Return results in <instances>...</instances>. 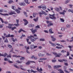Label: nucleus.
I'll return each instance as SVG.
<instances>
[{
	"mask_svg": "<svg viewBox=\"0 0 73 73\" xmlns=\"http://www.w3.org/2000/svg\"><path fill=\"white\" fill-rule=\"evenodd\" d=\"M50 16L49 18H50V19H56V17H54V16H55V14H54L53 15H49Z\"/></svg>",
	"mask_w": 73,
	"mask_h": 73,
	"instance_id": "5",
	"label": "nucleus"
},
{
	"mask_svg": "<svg viewBox=\"0 0 73 73\" xmlns=\"http://www.w3.org/2000/svg\"><path fill=\"white\" fill-rule=\"evenodd\" d=\"M12 40L13 41V42H15V41H17V39H15V40L14 39V38H12Z\"/></svg>",
	"mask_w": 73,
	"mask_h": 73,
	"instance_id": "45",
	"label": "nucleus"
},
{
	"mask_svg": "<svg viewBox=\"0 0 73 73\" xmlns=\"http://www.w3.org/2000/svg\"><path fill=\"white\" fill-rule=\"evenodd\" d=\"M31 62H34V63H35V62L34 61H28L26 63V65H29L31 64Z\"/></svg>",
	"mask_w": 73,
	"mask_h": 73,
	"instance_id": "13",
	"label": "nucleus"
},
{
	"mask_svg": "<svg viewBox=\"0 0 73 73\" xmlns=\"http://www.w3.org/2000/svg\"><path fill=\"white\" fill-rule=\"evenodd\" d=\"M8 3L9 4H11V3H13V1H12V0H10V1H9Z\"/></svg>",
	"mask_w": 73,
	"mask_h": 73,
	"instance_id": "35",
	"label": "nucleus"
},
{
	"mask_svg": "<svg viewBox=\"0 0 73 73\" xmlns=\"http://www.w3.org/2000/svg\"><path fill=\"white\" fill-rule=\"evenodd\" d=\"M61 53H65V52H66V51H65V50H63L61 51Z\"/></svg>",
	"mask_w": 73,
	"mask_h": 73,
	"instance_id": "33",
	"label": "nucleus"
},
{
	"mask_svg": "<svg viewBox=\"0 0 73 73\" xmlns=\"http://www.w3.org/2000/svg\"><path fill=\"white\" fill-rule=\"evenodd\" d=\"M46 22L47 24H49L47 25V27H50V26H52L53 25V24L52 23V22L51 21H47Z\"/></svg>",
	"mask_w": 73,
	"mask_h": 73,
	"instance_id": "3",
	"label": "nucleus"
},
{
	"mask_svg": "<svg viewBox=\"0 0 73 73\" xmlns=\"http://www.w3.org/2000/svg\"><path fill=\"white\" fill-rule=\"evenodd\" d=\"M19 5L21 6L23 5V6H25V3L24 2L20 3H19Z\"/></svg>",
	"mask_w": 73,
	"mask_h": 73,
	"instance_id": "10",
	"label": "nucleus"
},
{
	"mask_svg": "<svg viewBox=\"0 0 73 73\" xmlns=\"http://www.w3.org/2000/svg\"><path fill=\"white\" fill-rule=\"evenodd\" d=\"M42 13L41 12L39 13L40 17H42V15H43V14H44V15L46 16L47 15V14H46L45 12L43 11H42Z\"/></svg>",
	"mask_w": 73,
	"mask_h": 73,
	"instance_id": "6",
	"label": "nucleus"
},
{
	"mask_svg": "<svg viewBox=\"0 0 73 73\" xmlns=\"http://www.w3.org/2000/svg\"><path fill=\"white\" fill-rule=\"evenodd\" d=\"M38 17H37L36 19H34V20L35 21H36L38 20Z\"/></svg>",
	"mask_w": 73,
	"mask_h": 73,
	"instance_id": "40",
	"label": "nucleus"
},
{
	"mask_svg": "<svg viewBox=\"0 0 73 73\" xmlns=\"http://www.w3.org/2000/svg\"><path fill=\"white\" fill-rule=\"evenodd\" d=\"M0 15H3V16H8L9 15L8 14H2V13H0Z\"/></svg>",
	"mask_w": 73,
	"mask_h": 73,
	"instance_id": "24",
	"label": "nucleus"
},
{
	"mask_svg": "<svg viewBox=\"0 0 73 73\" xmlns=\"http://www.w3.org/2000/svg\"><path fill=\"white\" fill-rule=\"evenodd\" d=\"M55 9L57 11H58V12H59L60 11V9H59V8H57V7H56L55 8Z\"/></svg>",
	"mask_w": 73,
	"mask_h": 73,
	"instance_id": "27",
	"label": "nucleus"
},
{
	"mask_svg": "<svg viewBox=\"0 0 73 73\" xmlns=\"http://www.w3.org/2000/svg\"><path fill=\"white\" fill-rule=\"evenodd\" d=\"M8 47H9V48H12V46H11V45H8Z\"/></svg>",
	"mask_w": 73,
	"mask_h": 73,
	"instance_id": "52",
	"label": "nucleus"
},
{
	"mask_svg": "<svg viewBox=\"0 0 73 73\" xmlns=\"http://www.w3.org/2000/svg\"><path fill=\"white\" fill-rule=\"evenodd\" d=\"M64 71L65 72H66V73H70V72H68V71H67L66 70H64Z\"/></svg>",
	"mask_w": 73,
	"mask_h": 73,
	"instance_id": "53",
	"label": "nucleus"
},
{
	"mask_svg": "<svg viewBox=\"0 0 73 73\" xmlns=\"http://www.w3.org/2000/svg\"><path fill=\"white\" fill-rule=\"evenodd\" d=\"M46 60V58H40L39 60L40 61H42V60Z\"/></svg>",
	"mask_w": 73,
	"mask_h": 73,
	"instance_id": "21",
	"label": "nucleus"
},
{
	"mask_svg": "<svg viewBox=\"0 0 73 73\" xmlns=\"http://www.w3.org/2000/svg\"><path fill=\"white\" fill-rule=\"evenodd\" d=\"M22 62H21V61H20L19 60H17V61H16V62H17L19 64H20L21 63H22Z\"/></svg>",
	"mask_w": 73,
	"mask_h": 73,
	"instance_id": "43",
	"label": "nucleus"
},
{
	"mask_svg": "<svg viewBox=\"0 0 73 73\" xmlns=\"http://www.w3.org/2000/svg\"><path fill=\"white\" fill-rule=\"evenodd\" d=\"M38 56L39 57L44 56V54H41V53L38 54Z\"/></svg>",
	"mask_w": 73,
	"mask_h": 73,
	"instance_id": "23",
	"label": "nucleus"
},
{
	"mask_svg": "<svg viewBox=\"0 0 73 73\" xmlns=\"http://www.w3.org/2000/svg\"><path fill=\"white\" fill-rule=\"evenodd\" d=\"M69 5L70 8H72V6H73V5Z\"/></svg>",
	"mask_w": 73,
	"mask_h": 73,
	"instance_id": "58",
	"label": "nucleus"
},
{
	"mask_svg": "<svg viewBox=\"0 0 73 73\" xmlns=\"http://www.w3.org/2000/svg\"><path fill=\"white\" fill-rule=\"evenodd\" d=\"M49 42L50 44H51L52 46H56V45H55V44L52 43V42L50 41H49Z\"/></svg>",
	"mask_w": 73,
	"mask_h": 73,
	"instance_id": "16",
	"label": "nucleus"
},
{
	"mask_svg": "<svg viewBox=\"0 0 73 73\" xmlns=\"http://www.w3.org/2000/svg\"><path fill=\"white\" fill-rule=\"evenodd\" d=\"M69 0H66V1L64 3L65 4H67V3H69Z\"/></svg>",
	"mask_w": 73,
	"mask_h": 73,
	"instance_id": "31",
	"label": "nucleus"
},
{
	"mask_svg": "<svg viewBox=\"0 0 73 73\" xmlns=\"http://www.w3.org/2000/svg\"><path fill=\"white\" fill-rule=\"evenodd\" d=\"M30 48L31 49H33L34 48V44H33L31 45L30 46Z\"/></svg>",
	"mask_w": 73,
	"mask_h": 73,
	"instance_id": "18",
	"label": "nucleus"
},
{
	"mask_svg": "<svg viewBox=\"0 0 73 73\" xmlns=\"http://www.w3.org/2000/svg\"><path fill=\"white\" fill-rule=\"evenodd\" d=\"M15 11H16L18 13H20V11L18 9H16L15 10Z\"/></svg>",
	"mask_w": 73,
	"mask_h": 73,
	"instance_id": "25",
	"label": "nucleus"
},
{
	"mask_svg": "<svg viewBox=\"0 0 73 73\" xmlns=\"http://www.w3.org/2000/svg\"><path fill=\"white\" fill-rule=\"evenodd\" d=\"M56 60H52V62H56Z\"/></svg>",
	"mask_w": 73,
	"mask_h": 73,
	"instance_id": "56",
	"label": "nucleus"
},
{
	"mask_svg": "<svg viewBox=\"0 0 73 73\" xmlns=\"http://www.w3.org/2000/svg\"><path fill=\"white\" fill-rule=\"evenodd\" d=\"M30 30L32 32L33 34H35V32H37V30H33V28H32L31 29H30Z\"/></svg>",
	"mask_w": 73,
	"mask_h": 73,
	"instance_id": "7",
	"label": "nucleus"
},
{
	"mask_svg": "<svg viewBox=\"0 0 73 73\" xmlns=\"http://www.w3.org/2000/svg\"><path fill=\"white\" fill-rule=\"evenodd\" d=\"M49 33H54L52 32V29H50L49 30Z\"/></svg>",
	"mask_w": 73,
	"mask_h": 73,
	"instance_id": "19",
	"label": "nucleus"
},
{
	"mask_svg": "<svg viewBox=\"0 0 73 73\" xmlns=\"http://www.w3.org/2000/svg\"><path fill=\"white\" fill-rule=\"evenodd\" d=\"M14 66L15 68H17L18 69H19V67L18 66H17V65H14Z\"/></svg>",
	"mask_w": 73,
	"mask_h": 73,
	"instance_id": "41",
	"label": "nucleus"
},
{
	"mask_svg": "<svg viewBox=\"0 0 73 73\" xmlns=\"http://www.w3.org/2000/svg\"><path fill=\"white\" fill-rule=\"evenodd\" d=\"M58 71H60V73H64L63 71L62 70H58Z\"/></svg>",
	"mask_w": 73,
	"mask_h": 73,
	"instance_id": "29",
	"label": "nucleus"
},
{
	"mask_svg": "<svg viewBox=\"0 0 73 73\" xmlns=\"http://www.w3.org/2000/svg\"><path fill=\"white\" fill-rule=\"evenodd\" d=\"M21 58H20L21 60H24L25 59V58L24 57H21Z\"/></svg>",
	"mask_w": 73,
	"mask_h": 73,
	"instance_id": "38",
	"label": "nucleus"
},
{
	"mask_svg": "<svg viewBox=\"0 0 73 73\" xmlns=\"http://www.w3.org/2000/svg\"><path fill=\"white\" fill-rule=\"evenodd\" d=\"M51 37L52 38V40L53 41H55V40H56V38L53 37V36H51Z\"/></svg>",
	"mask_w": 73,
	"mask_h": 73,
	"instance_id": "15",
	"label": "nucleus"
},
{
	"mask_svg": "<svg viewBox=\"0 0 73 73\" xmlns=\"http://www.w3.org/2000/svg\"><path fill=\"white\" fill-rule=\"evenodd\" d=\"M31 72H33V73H36V72H37V71H34L33 70L31 69Z\"/></svg>",
	"mask_w": 73,
	"mask_h": 73,
	"instance_id": "49",
	"label": "nucleus"
},
{
	"mask_svg": "<svg viewBox=\"0 0 73 73\" xmlns=\"http://www.w3.org/2000/svg\"><path fill=\"white\" fill-rule=\"evenodd\" d=\"M63 12H60L59 13L60 14H61L62 15H65V12H66V11H65V10H64L63 11Z\"/></svg>",
	"mask_w": 73,
	"mask_h": 73,
	"instance_id": "14",
	"label": "nucleus"
},
{
	"mask_svg": "<svg viewBox=\"0 0 73 73\" xmlns=\"http://www.w3.org/2000/svg\"><path fill=\"white\" fill-rule=\"evenodd\" d=\"M66 27H67V28H70V25H66Z\"/></svg>",
	"mask_w": 73,
	"mask_h": 73,
	"instance_id": "51",
	"label": "nucleus"
},
{
	"mask_svg": "<svg viewBox=\"0 0 73 73\" xmlns=\"http://www.w3.org/2000/svg\"><path fill=\"white\" fill-rule=\"evenodd\" d=\"M4 60L5 61H8V59H7V58H4Z\"/></svg>",
	"mask_w": 73,
	"mask_h": 73,
	"instance_id": "64",
	"label": "nucleus"
},
{
	"mask_svg": "<svg viewBox=\"0 0 73 73\" xmlns=\"http://www.w3.org/2000/svg\"><path fill=\"white\" fill-rule=\"evenodd\" d=\"M26 52H27V53L28 54H30V52H29L27 50H26Z\"/></svg>",
	"mask_w": 73,
	"mask_h": 73,
	"instance_id": "60",
	"label": "nucleus"
},
{
	"mask_svg": "<svg viewBox=\"0 0 73 73\" xmlns=\"http://www.w3.org/2000/svg\"><path fill=\"white\" fill-rule=\"evenodd\" d=\"M0 20L1 21V22L2 23H4V22L3 21V19H2V18H0Z\"/></svg>",
	"mask_w": 73,
	"mask_h": 73,
	"instance_id": "36",
	"label": "nucleus"
},
{
	"mask_svg": "<svg viewBox=\"0 0 73 73\" xmlns=\"http://www.w3.org/2000/svg\"><path fill=\"white\" fill-rule=\"evenodd\" d=\"M5 42H8V39L7 38H6L4 41Z\"/></svg>",
	"mask_w": 73,
	"mask_h": 73,
	"instance_id": "44",
	"label": "nucleus"
},
{
	"mask_svg": "<svg viewBox=\"0 0 73 73\" xmlns=\"http://www.w3.org/2000/svg\"><path fill=\"white\" fill-rule=\"evenodd\" d=\"M27 71L29 73H32V71L30 70H28Z\"/></svg>",
	"mask_w": 73,
	"mask_h": 73,
	"instance_id": "59",
	"label": "nucleus"
},
{
	"mask_svg": "<svg viewBox=\"0 0 73 73\" xmlns=\"http://www.w3.org/2000/svg\"><path fill=\"white\" fill-rule=\"evenodd\" d=\"M42 8L43 10H45L46 8V7L45 5H41Z\"/></svg>",
	"mask_w": 73,
	"mask_h": 73,
	"instance_id": "11",
	"label": "nucleus"
},
{
	"mask_svg": "<svg viewBox=\"0 0 73 73\" xmlns=\"http://www.w3.org/2000/svg\"><path fill=\"white\" fill-rule=\"evenodd\" d=\"M65 29H64V27H62L61 29V31H64Z\"/></svg>",
	"mask_w": 73,
	"mask_h": 73,
	"instance_id": "57",
	"label": "nucleus"
},
{
	"mask_svg": "<svg viewBox=\"0 0 73 73\" xmlns=\"http://www.w3.org/2000/svg\"><path fill=\"white\" fill-rule=\"evenodd\" d=\"M13 57H20V56H17L16 55H14L13 56Z\"/></svg>",
	"mask_w": 73,
	"mask_h": 73,
	"instance_id": "30",
	"label": "nucleus"
},
{
	"mask_svg": "<svg viewBox=\"0 0 73 73\" xmlns=\"http://www.w3.org/2000/svg\"><path fill=\"white\" fill-rule=\"evenodd\" d=\"M11 57L12 56L11 54H9V55L7 56V57H10V58H11Z\"/></svg>",
	"mask_w": 73,
	"mask_h": 73,
	"instance_id": "42",
	"label": "nucleus"
},
{
	"mask_svg": "<svg viewBox=\"0 0 73 73\" xmlns=\"http://www.w3.org/2000/svg\"><path fill=\"white\" fill-rule=\"evenodd\" d=\"M23 20L24 21L25 23H24V25H27V24H28V21H27V20L26 19H23Z\"/></svg>",
	"mask_w": 73,
	"mask_h": 73,
	"instance_id": "8",
	"label": "nucleus"
},
{
	"mask_svg": "<svg viewBox=\"0 0 73 73\" xmlns=\"http://www.w3.org/2000/svg\"><path fill=\"white\" fill-rule=\"evenodd\" d=\"M21 31H23L24 32H25V31L23 30V29H20V30L19 31V33H20V32H21Z\"/></svg>",
	"mask_w": 73,
	"mask_h": 73,
	"instance_id": "20",
	"label": "nucleus"
},
{
	"mask_svg": "<svg viewBox=\"0 0 73 73\" xmlns=\"http://www.w3.org/2000/svg\"><path fill=\"white\" fill-rule=\"evenodd\" d=\"M36 13H34L33 14V17H36Z\"/></svg>",
	"mask_w": 73,
	"mask_h": 73,
	"instance_id": "39",
	"label": "nucleus"
},
{
	"mask_svg": "<svg viewBox=\"0 0 73 73\" xmlns=\"http://www.w3.org/2000/svg\"><path fill=\"white\" fill-rule=\"evenodd\" d=\"M58 61L59 62H63V61L62 60H62H58Z\"/></svg>",
	"mask_w": 73,
	"mask_h": 73,
	"instance_id": "48",
	"label": "nucleus"
},
{
	"mask_svg": "<svg viewBox=\"0 0 73 73\" xmlns=\"http://www.w3.org/2000/svg\"><path fill=\"white\" fill-rule=\"evenodd\" d=\"M37 70L38 72H40V71H42V69L41 68H40V69H39L38 68V67L37 68Z\"/></svg>",
	"mask_w": 73,
	"mask_h": 73,
	"instance_id": "17",
	"label": "nucleus"
},
{
	"mask_svg": "<svg viewBox=\"0 0 73 73\" xmlns=\"http://www.w3.org/2000/svg\"><path fill=\"white\" fill-rule=\"evenodd\" d=\"M28 38L31 39V41H32V42H35L36 41V40H37L38 38V37L35 38L34 36L32 35H31L30 36L27 37Z\"/></svg>",
	"mask_w": 73,
	"mask_h": 73,
	"instance_id": "2",
	"label": "nucleus"
},
{
	"mask_svg": "<svg viewBox=\"0 0 73 73\" xmlns=\"http://www.w3.org/2000/svg\"><path fill=\"white\" fill-rule=\"evenodd\" d=\"M11 37V35L9 34L8 35H7L6 36V37Z\"/></svg>",
	"mask_w": 73,
	"mask_h": 73,
	"instance_id": "34",
	"label": "nucleus"
},
{
	"mask_svg": "<svg viewBox=\"0 0 73 73\" xmlns=\"http://www.w3.org/2000/svg\"><path fill=\"white\" fill-rule=\"evenodd\" d=\"M62 61H64V62H67V61H68V60L65 59H63Z\"/></svg>",
	"mask_w": 73,
	"mask_h": 73,
	"instance_id": "47",
	"label": "nucleus"
},
{
	"mask_svg": "<svg viewBox=\"0 0 73 73\" xmlns=\"http://www.w3.org/2000/svg\"><path fill=\"white\" fill-rule=\"evenodd\" d=\"M13 14H16V13L13 11L9 13V15H13Z\"/></svg>",
	"mask_w": 73,
	"mask_h": 73,
	"instance_id": "22",
	"label": "nucleus"
},
{
	"mask_svg": "<svg viewBox=\"0 0 73 73\" xmlns=\"http://www.w3.org/2000/svg\"><path fill=\"white\" fill-rule=\"evenodd\" d=\"M9 25L7 26V27L9 29H11V31H13L14 29H16V27H12V25H15L16 27H19L20 25L19 23H17V24H14V25H13L12 24H9Z\"/></svg>",
	"mask_w": 73,
	"mask_h": 73,
	"instance_id": "1",
	"label": "nucleus"
},
{
	"mask_svg": "<svg viewBox=\"0 0 73 73\" xmlns=\"http://www.w3.org/2000/svg\"><path fill=\"white\" fill-rule=\"evenodd\" d=\"M12 9H13L14 10H15V9L14 8L15 7V6H12Z\"/></svg>",
	"mask_w": 73,
	"mask_h": 73,
	"instance_id": "63",
	"label": "nucleus"
},
{
	"mask_svg": "<svg viewBox=\"0 0 73 73\" xmlns=\"http://www.w3.org/2000/svg\"><path fill=\"white\" fill-rule=\"evenodd\" d=\"M20 68H21V69H22V70H25V69L21 68H23V66H22V65L20 66Z\"/></svg>",
	"mask_w": 73,
	"mask_h": 73,
	"instance_id": "32",
	"label": "nucleus"
},
{
	"mask_svg": "<svg viewBox=\"0 0 73 73\" xmlns=\"http://www.w3.org/2000/svg\"><path fill=\"white\" fill-rule=\"evenodd\" d=\"M60 20L61 21H62V22H64V20L60 18Z\"/></svg>",
	"mask_w": 73,
	"mask_h": 73,
	"instance_id": "54",
	"label": "nucleus"
},
{
	"mask_svg": "<svg viewBox=\"0 0 73 73\" xmlns=\"http://www.w3.org/2000/svg\"><path fill=\"white\" fill-rule=\"evenodd\" d=\"M23 13L26 16V17H28V15H27V12L24 11Z\"/></svg>",
	"mask_w": 73,
	"mask_h": 73,
	"instance_id": "28",
	"label": "nucleus"
},
{
	"mask_svg": "<svg viewBox=\"0 0 73 73\" xmlns=\"http://www.w3.org/2000/svg\"><path fill=\"white\" fill-rule=\"evenodd\" d=\"M29 26L30 27H33L34 25L30 24L29 25Z\"/></svg>",
	"mask_w": 73,
	"mask_h": 73,
	"instance_id": "37",
	"label": "nucleus"
},
{
	"mask_svg": "<svg viewBox=\"0 0 73 73\" xmlns=\"http://www.w3.org/2000/svg\"><path fill=\"white\" fill-rule=\"evenodd\" d=\"M54 69H58V68L60 67H61V66L58 65V66H54Z\"/></svg>",
	"mask_w": 73,
	"mask_h": 73,
	"instance_id": "9",
	"label": "nucleus"
},
{
	"mask_svg": "<svg viewBox=\"0 0 73 73\" xmlns=\"http://www.w3.org/2000/svg\"><path fill=\"white\" fill-rule=\"evenodd\" d=\"M52 53L54 55H55V57H60V56H61L62 55L61 53H59L58 54H57V53L55 52H52Z\"/></svg>",
	"mask_w": 73,
	"mask_h": 73,
	"instance_id": "4",
	"label": "nucleus"
},
{
	"mask_svg": "<svg viewBox=\"0 0 73 73\" xmlns=\"http://www.w3.org/2000/svg\"><path fill=\"white\" fill-rule=\"evenodd\" d=\"M40 41H45V39L44 38H41L40 40Z\"/></svg>",
	"mask_w": 73,
	"mask_h": 73,
	"instance_id": "50",
	"label": "nucleus"
},
{
	"mask_svg": "<svg viewBox=\"0 0 73 73\" xmlns=\"http://www.w3.org/2000/svg\"><path fill=\"white\" fill-rule=\"evenodd\" d=\"M16 21H17V23L19 24V19H16Z\"/></svg>",
	"mask_w": 73,
	"mask_h": 73,
	"instance_id": "62",
	"label": "nucleus"
},
{
	"mask_svg": "<svg viewBox=\"0 0 73 73\" xmlns=\"http://www.w3.org/2000/svg\"><path fill=\"white\" fill-rule=\"evenodd\" d=\"M25 2L26 4H29V3H28V0H25Z\"/></svg>",
	"mask_w": 73,
	"mask_h": 73,
	"instance_id": "26",
	"label": "nucleus"
},
{
	"mask_svg": "<svg viewBox=\"0 0 73 73\" xmlns=\"http://www.w3.org/2000/svg\"><path fill=\"white\" fill-rule=\"evenodd\" d=\"M70 54L69 53V52L68 51L67 52V56H69V55Z\"/></svg>",
	"mask_w": 73,
	"mask_h": 73,
	"instance_id": "55",
	"label": "nucleus"
},
{
	"mask_svg": "<svg viewBox=\"0 0 73 73\" xmlns=\"http://www.w3.org/2000/svg\"><path fill=\"white\" fill-rule=\"evenodd\" d=\"M69 70L70 71H71V72H73V69L70 68L69 69Z\"/></svg>",
	"mask_w": 73,
	"mask_h": 73,
	"instance_id": "61",
	"label": "nucleus"
},
{
	"mask_svg": "<svg viewBox=\"0 0 73 73\" xmlns=\"http://www.w3.org/2000/svg\"><path fill=\"white\" fill-rule=\"evenodd\" d=\"M7 56H8V54L6 53H5L4 55L0 53V56H4V57H6Z\"/></svg>",
	"mask_w": 73,
	"mask_h": 73,
	"instance_id": "12",
	"label": "nucleus"
},
{
	"mask_svg": "<svg viewBox=\"0 0 73 73\" xmlns=\"http://www.w3.org/2000/svg\"><path fill=\"white\" fill-rule=\"evenodd\" d=\"M56 48H57V49H61L62 48V47H58V46H56Z\"/></svg>",
	"mask_w": 73,
	"mask_h": 73,
	"instance_id": "46",
	"label": "nucleus"
}]
</instances>
